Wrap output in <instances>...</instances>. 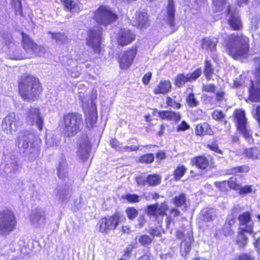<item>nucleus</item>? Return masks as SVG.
I'll return each mask as SVG.
<instances>
[{"label": "nucleus", "instance_id": "nucleus-1", "mask_svg": "<svg viewBox=\"0 0 260 260\" xmlns=\"http://www.w3.org/2000/svg\"><path fill=\"white\" fill-rule=\"evenodd\" d=\"M249 39L240 33L233 34L225 40L229 54L235 59L246 57L249 48Z\"/></svg>", "mask_w": 260, "mask_h": 260}, {"label": "nucleus", "instance_id": "nucleus-2", "mask_svg": "<svg viewBox=\"0 0 260 260\" xmlns=\"http://www.w3.org/2000/svg\"><path fill=\"white\" fill-rule=\"evenodd\" d=\"M18 87L21 98L27 102L34 101L41 91L39 79L29 75L20 77Z\"/></svg>", "mask_w": 260, "mask_h": 260}, {"label": "nucleus", "instance_id": "nucleus-3", "mask_svg": "<svg viewBox=\"0 0 260 260\" xmlns=\"http://www.w3.org/2000/svg\"><path fill=\"white\" fill-rule=\"evenodd\" d=\"M34 138V135L27 131L22 132L18 138V147L20 153L30 159L36 158L39 154L38 147L33 145Z\"/></svg>", "mask_w": 260, "mask_h": 260}, {"label": "nucleus", "instance_id": "nucleus-4", "mask_svg": "<svg viewBox=\"0 0 260 260\" xmlns=\"http://www.w3.org/2000/svg\"><path fill=\"white\" fill-rule=\"evenodd\" d=\"M239 228L237 242L240 247L244 246L248 240L247 235L252 232L253 222L248 212L241 214L238 216Z\"/></svg>", "mask_w": 260, "mask_h": 260}, {"label": "nucleus", "instance_id": "nucleus-5", "mask_svg": "<svg viewBox=\"0 0 260 260\" xmlns=\"http://www.w3.org/2000/svg\"><path fill=\"white\" fill-rule=\"evenodd\" d=\"M17 220L11 210L0 211V236L6 237L16 229Z\"/></svg>", "mask_w": 260, "mask_h": 260}, {"label": "nucleus", "instance_id": "nucleus-6", "mask_svg": "<svg viewBox=\"0 0 260 260\" xmlns=\"http://www.w3.org/2000/svg\"><path fill=\"white\" fill-rule=\"evenodd\" d=\"M64 132L68 137H72L79 132L82 126L81 115L78 113H68L63 116Z\"/></svg>", "mask_w": 260, "mask_h": 260}, {"label": "nucleus", "instance_id": "nucleus-7", "mask_svg": "<svg viewBox=\"0 0 260 260\" xmlns=\"http://www.w3.org/2000/svg\"><path fill=\"white\" fill-rule=\"evenodd\" d=\"M117 18V16L109 8L102 6L93 13V19L98 23L104 26L111 24Z\"/></svg>", "mask_w": 260, "mask_h": 260}, {"label": "nucleus", "instance_id": "nucleus-8", "mask_svg": "<svg viewBox=\"0 0 260 260\" xmlns=\"http://www.w3.org/2000/svg\"><path fill=\"white\" fill-rule=\"evenodd\" d=\"M234 117L237 129L247 140L249 141L251 139L252 133L248 127L244 111L241 109L236 110Z\"/></svg>", "mask_w": 260, "mask_h": 260}, {"label": "nucleus", "instance_id": "nucleus-9", "mask_svg": "<svg viewBox=\"0 0 260 260\" xmlns=\"http://www.w3.org/2000/svg\"><path fill=\"white\" fill-rule=\"evenodd\" d=\"M102 35V28L99 25L93 26L88 31L86 44L95 53H100L101 52Z\"/></svg>", "mask_w": 260, "mask_h": 260}, {"label": "nucleus", "instance_id": "nucleus-10", "mask_svg": "<svg viewBox=\"0 0 260 260\" xmlns=\"http://www.w3.org/2000/svg\"><path fill=\"white\" fill-rule=\"evenodd\" d=\"M25 120L31 125H36L40 131L42 130L44 125V117L40 113L39 108L30 107L25 110Z\"/></svg>", "mask_w": 260, "mask_h": 260}, {"label": "nucleus", "instance_id": "nucleus-11", "mask_svg": "<svg viewBox=\"0 0 260 260\" xmlns=\"http://www.w3.org/2000/svg\"><path fill=\"white\" fill-rule=\"evenodd\" d=\"M83 108L86 116V121L94 123L97 118V109L95 103L90 95H86L81 99Z\"/></svg>", "mask_w": 260, "mask_h": 260}, {"label": "nucleus", "instance_id": "nucleus-12", "mask_svg": "<svg viewBox=\"0 0 260 260\" xmlns=\"http://www.w3.org/2000/svg\"><path fill=\"white\" fill-rule=\"evenodd\" d=\"M20 124L18 116L15 113H10L4 118L2 127L6 134H12L17 131Z\"/></svg>", "mask_w": 260, "mask_h": 260}, {"label": "nucleus", "instance_id": "nucleus-13", "mask_svg": "<svg viewBox=\"0 0 260 260\" xmlns=\"http://www.w3.org/2000/svg\"><path fill=\"white\" fill-rule=\"evenodd\" d=\"M119 220V217L117 214L102 218L98 224L99 232L102 233H108L110 231L114 230L117 227Z\"/></svg>", "mask_w": 260, "mask_h": 260}, {"label": "nucleus", "instance_id": "nucleus-14", "mask_svg": "<svg viewBox=\"0 0 260 260\" xmlns=\"http://www.w3.org/2000/svg\"><path fill=\"white\" fill-rule=\"evenodd\" d=\"M91 145L86 135H83L79 139L77 154L78 156L85 161L89 158Z\"/></svg>", "mask_w": 260, "mask_h": 260}, {"label": "nucleus", "instance_id": "nucleus-15", "mask_svg": "<svg viewBox=\"0 0 260 260\" xmlns=\"http://www.w3.org/2000/svg\"><path fill=\"white\" fill-rule=\"evenodd\" d=\"M256 61L258 63L256 74V81L254 85L253 81H250L251 87L249 89L250 100L253 102H260V59H256Z\"/></svg>", "mask_w": 260, "mask_h": 260}, {"label": "nucleus", "instance_id": "nucleus-16", "mask_svg": "<svg viewBox=\"0 0 260 260\" xmlns=\"http://www.w3.org/2000/svg\"><path fill=\"white\" fill-rule=\"evenodd\" d=\"M137 54V48L134 47L125 52L119 58V65L122 69H126L132 64Z\"/></svg>", "mask_w": 260, "mask_h": 260}, {"label": "nucleus", "instance_id": "nucleus-17", "mask_svg": "<svg viewBox=\"0 0 260 260\" xmlns=\"http://www.w3.org/2000/svg\"><path fill=\"white\" fill-rule=\"evenodd\" d=\"M228 14L230 15L228 23L233 30H240L242 28V23L241 18L236 12H232L230 7L228 9Z\"/></svg>", "mask_w": 260, "mask_h": 260}, {"label": "nucleus", "instance_id": "nucleus-18", "mask_svg": "<svg viewBox=\"0 0 260 260\" xmlns=\"http://www.w3.org/2000/svg\"><path fill=\"white\" fill-rule=\"evenodd\" d=\"M30 220L35 227H38L44 224L45 221L44 211L38 208L34 209L30 216Z\"/></svg>", "mask_w": 260, "mask_h": 260}, {"label": "nucleus", "instance_id": "nucleus-19", "mask_svg": "<svg viewBox=\"0 0 260 260\" xmlns=\"http://www.w3.org/2000/svg\"><path fill=\"white\" fill-rule=\"evenodd\" d=\"M135 39V35L130 30L122 29L120 30L117 41L119 44L123 46L131 43Z\"/></svg>", "mask_w": 260, "mask_h": 260}, {"label": "nucleus", "instance_id": "nucleus-20", "mask_svg": "<svg viewBox=\"0 0 260 260\" xmlns=\"http://www.w3.org/2000/svg\"><path fill=\"white\" fill-rule=\"evenodd\" d=\"M56 174L61 180H65L69 176V167L64 157H61L56 166Z\"/></svg>", "mask_w": 260, "mask_h": 260}, {"label": "nucleus", "instance_id": "nucleus-21", "mask_svg": "<svg viewBox=\"0 0 260 260\" xmlns=\"http://www.w3.org/2000/svg\"><path fill=\"white\" fill-rule=\"evenodd\" d=\"M133 18L135 20L133 22L134 25L140 28L146 26L148 22V16L146 13L136 12Z\"/></svg>", "mask_w": 260, "mask_h": 260}, {"label": "nucleus", "instance_id": "nucleus-22", "mask_svg": "<svg viewBox=\"0 0 260 260\" xmlns=\"http://www.w3.org/2000/svg\"><path fill=\"white\" fill-rule=\"evenodd\" d=\"M218 41L215 37H205L202 40L201 46L207 51H214L216 50Z\"/></svg>", "mask_w": 260, "mask_h": 260}, {"label": "nucleus", "instance_id": "nucleus-23", "mask_svg": "<svg viewBox=\"0 0 260 260\" xmlns=\"http://www.w3.org/2000/svg\"><path fill=\"white\" fill-rule=\"evenodd\" d=\"M158 116L164 120L177 122L181 119V115L178 112L172 111H160L158 112Z\"/></svg>", "mask_w": 260, "mask_h": 260}, {"label": "nucleus", "instance_id": "nucleus-24", "mask_svg": "<svg viewBox=\"0 0 260 260\" xmlns=\"http://www.w3.org/2000/svg\"><path fill=\"white\" fill-rule=\"evenodd\" d=\"M56 196L60 202H67L71 197V190L70 188L59 187L57 188Z\"/></svg>", "mask_w": 260, "mask_h": 260}, {"label": "nucleus", "instance_id": "nucleus-25", "mask_svg": "<svg viewBox=\"0 0 260 260\" xmlns=\"http://www.w3.org/2000/svg\"><path fill=\"white\" fill-rule=\"evenodd\" d=\"M171 83L170 81H161L154 89V92L155 94H166L171 90Z\"/></svg>", "mask_w": 260, "mask_h": 260}, {"label": "nucleus", "instance_id": "nucleus-26", "mask_svg": "<svg viewBox=\"0 0 260 260\" xmlns=\"http://www.w3.org/2000/svg\"><path fill=\"white\" fill-rule=\"evenodd\" d=\"M193 241L192 232L191 231L187 232L185 238L181 243V251L187 254L190 250V246Z\"/></svg>", "mask_w": 260, "mask_h": 260}, {"label": "nucleus", "instance_id": "nucleus-27", "mask_svg": "<svg viewBox=\"0 0 260 260\" xmlns=\"http://www.w3.org/2000/svg\"><path fill=\"white\" fill-rule=\"evenodd\" d=\"M22 43L23 49L29 54L32 52L34 47L36 46V43L30 39V38L26 34L22 33Z\"/></svg>", "mask_w": 260, "mask_h": 260}, {"label": "nucleus", "instance_id": "nucleus-28", "mask_svg": "<svg viewBox=\"0 0 260 260\" xmlns=\"http://www.w3.org/2000/svg\"><path fill=\"white\" fill-rule=\"evenodd\" d=\"M65 9L71 12H78L81 10V5L73 0H60Z\"/></svg>", "mask_w": 260, "mask_h": 260}, {"label": "nucleus", "instance_id": "nucleus-29", "mask_svg": "<svg viewBox=\"0 0 260 260\" xmlns=\"http://www.w3.org/2000/svg\"><path fill=\"white\" fill-rule=\"evenodd\" d=\"M167 19L170 25V26H174V18H175V7L173 0H168V4L167 6Z\"/></svg>", "mask_w": 260, "mask_h": 260}, {"label": "nucleus", "instance_id": "nucleus-30", "mask_svg": "<svg viewBox=\"0 0 260 260\" xmlns=\"http://www.w3.org/2000/svg\"><path fill=\"white\" fill-rule=\"evenodd\" d=\"M188 202L186 195L184 193H181L178 196H176L173 200V203L176 207H180L182 206L185 209H187Z\"/></svg>", "mask_w": 260, "mask_h": 260}, {"label": "nucleus", "instance_id": "nucleus-31", "mask_svg": "<svg viewBox=\"0 0 260 260\" xmlns=\"http://www.w3.org/2000/svg\"><path fill=\"white\" fill-rule=\"evenodd\" d=\"M203 220L206 222L213 221L216 217V210L212 208H205L201 211Z\"/></svg>", "mask_w": 260, "mask_h": 260}, {"label": "nucleus", "instance_id": "nucleus-32", "mask_svg": "<svg viewBox=\"0 0 260 260\" xmlns=\"http://www.w3.org/2000/svg\"><path fill=\"white\" fill-rule=\"evenodd\" d=\"M196 133L197 135L202 136L204 135H212L213 131L207 123H203L198 124L196 129Z\"/></svg>", "mask_w": 260, "mask_h": 260}, {"label": "nucleus", "instance_id": "nucleus-33", "mask_svg": "<svg viewBox=\"0 0 260 260\" xmlns=\"http://www.w3.org/2000/svg\"><path fill=\"white\" fill-rule=\"evenodd\" d=\"M192 162L198 168L202 170L206 169L209 166V160L205 156L196 157L193 159Z\"/></svg>", "mask_w": 260, "mask_h": 260}, {"label": "nucleus", "instance_id": "nucleus-34", "mask_svg": "<svg viewBox=\"0 0 260 260\" xmlns=\"http://www.w3.org/2000/svg\"><path fill=\"white\" fill-rule=\"evenodd\" d=\"M250 170L248 165H242L238 167H232L227 170L229 174H235L237 173H247Z\"/></svg>", "mask_w": 260, "mask_h": 260}, {"label": "nucleus", "instance_id": "nucleus-35", "mask_svg": "<svg viewBox=\"0 0 260 260\" xmlns=\"http://www.w3.org/2000/svg\"><path fill=\"white\" fill-rule=\"evenodd\" d=\"M214 69L211 62L207 60L205 61V67L204 70V74L208 80H210L213 75Z\"/></svg>", "mask_w": 260, "mask_h": 260}, {"label": "nucleus", "instance_id": "nucleus-36", "mask_svg": "<svg viewBox=\"0 0 260 260\" xmlns=\"http://www.w3.org/2000/svg\"><path fill=\"white\" fill-rule=\"evenodd\" d=\"M246 157L253 159H258L260 157V148H252L247 149L244 151Z\"/></svg>", "mask_w": 260, "mask_h": 260}, {"label": "nucleus", "instance_id": "nucleus-37", "mask_svg": "<svg viewBox=\"0 0 260 260\" xmlns=\"http://www.w3.org/2000/svg\"><path fill=\"white\" fill-rule=\"evenodd\" d=\"M161 178L157 175H149L147 177V183L150 186H156L160 183Z\"/></svg>", "mask_w": 260, "mask_h": 260}, {"label": "nucleus", "instance_id": "nucleus-38", "mask_svg": "<svg viewBox=\"0 0 260 260\" xmlns=\"http://www.w3.org/2000/svg\"><path fill=\"white\" fill-rule=\"evenodd\" d=\"M186 101L189 107L194 108L199 105V102L195 98L193 93H191L188 94L186 98Z\"/></svg>", "mask_w": 260, "mask_h": 260}, {"label": "nucleus", "instance_id": "nucleus-39", "mask_svg": "<svg viewBox=\"0 0 260 260\" xmlns=\"http://www.w3.org/2000/svg\"><path fill=\"white\" fill-rule=\"evenodd\" d=\"M187 82H189L188 75L179 74L176 78L175 84L178 87H181Z\"/></svg>", "mask_w": 260, "mask_h": 260}, {"label": "nucleus", "instance_id": "nucleus-40", "mask_svg": "<svg viewBox=\"0 0 260 260\" xmlns=\"http://www.w3.org/2000/svg\"><path fill=\"white\" fill-rule=\"evenodd\" d=\"M49 33L51 35L52 38L55 40L57 43H62L66 42L67 40V36L63 33H53L51 32H49Z\"/></svg>", "mask_w": 260, "mask_h": 260}, {"label": "nucleus", "instance_id": "nucleus-41", "mask_svg": "<svg viewBox=\"0 0 260 260\" xmlns=\"http://www.w3.org/2000/svg\"><path fill=\"white\" fill-rule=\"evenodd\" d=\"M32 51L30 52L29 54L30 56L35 55L41 56L45 53L44 48L40 46H38L37 44H36V46L34 47V48Z\"/></svg>", "mask_w": 260, "mask_h": 260}, {"label": "nucleus", "instance_id": "nucleus-42", "mask_svg": "<svg viewBox=\"0 0 260 260\" xmlns=\"http://www.w3.org/2000/svg\"><path fill=\"white\" fill-rule=\"evenodd\" d=\"M227 184L231 189L235 190H238L240 188V184L237 182L236 177H232L228 181Z\"/></svg>", "mask_w": 260, "mask_h": 260}, {"label": "nucleus", "instance_id": "nucleus-43", "mask_svg": "<svg viewBox=\"0 0 260 260\" xmlns=\"http://www.w3.org/2000/svg\"><path fill=\"white\" fill-rule=\"evenodd\" d=\"M186 172V168L182 166L178 167L174 171V176L176 180H179Z\"/></svg>", "mask_w": 260, "mask_h": 260}, {"label": "nucleus", "instance_id": "nucleus-44", "mask_svg": "<svg viewBox=\"0 0 260 260\" xmlns=\"http://www.w3.org/2000/svg\"><path fill=\"white\" fill-rule=\"evenodd\" d=\"M138 241L142 246H145L152 242V238L147 235H144L139 237Z\"/></svg>", "mask_w": 260, "mask_h": 260}, {"label": "nucleus", "instance_id": "nucleus-45", "mask_svg": "<svg viewBox=\"0 0 260 260\" xmlns=\"http://www.w3.org/2000/svg\"><path fill=\"white\" fill-rule=\"evenodd\" d=\"M154 158V155L152 153H149L141 156L139 160L141 162L150 164L153 161Z\"/></svg>", "mask_w": 260, "mask_h": 260}, {"label": "nucleus", "instance_id": "nucleus-46", "mask_svg": "<svg viewBox=\"0 0 260 260\" xmlns=\"http://www.w3.org/2000/svg\"><path fill=\"white\" fill-rule=\"evenodd\" d=\"M157 205V215H164L166 214V212L168 210V206L166 203H161L159 205Z\"/></svg>", "mask_w": 260, "mask_h": 260}, {"label": "nucleus", "instance_id": "nucleus-47", "mask_svg": "<svg viewBox=\"0 0 260 260\" xmlns=\"http://www.w3.org/2000/svg\"><path fill=\"white\" fill-rule=\"evenodd\" d=\"M239 193L240 194L244 195L252 192L255 193V190L253 191L251 185H245L242 186L240 185L239 189H238Z\"/></svg>", "mask_w": 260, "mask_h": 260}, {"label": "nucleus", "instance_id": "nucleus-48", "mask_svg": "<svg viewBox=\"0 0 260 260\" xmlns=\"http://www.w3.org/2000/svg\"><path fill=\"white\" fill-rule=\"evenodd\" d=\"M202 73V71L201 68H198L193 73L187 74L188 76L189 77V82L195 81L197 78H198Z\"/></svg>", "mask_w": 260, "mask_h": 260}, {"label": "nucleus", "instance_id": "nucleus-49", "mask_svg": "<svg viewBox=\"0 0 260 260\" xmlns=\"http://www.w3.org/2000/svg\"><path fill=\"white\" fill-rule=\"evenodd\" d=\"M124 199L132 203H138L140 200V197L136 194H127L125 196Z\"/></svg>", "mask_w": 260, "mask_h": 260}, {"label": "nucleus", "instance_id": "nucleus-50", "mask_svg": "<svg viewBox=\"0 0 260 260\" xmlns=\"http://www.w3.org/2000/svg\"><path fill=\"white\" fill-rule=\"evenodd\" d=\"M127 216L130 219H134L138 215V211L134 207L127 208L126 210Z\"/></svg>", "mask_w": 260, "mask_h": 260}, {"label": "nucleus", "instance_id": "nucleus-51", "mask_svg": "<svg viewBox=\"0 0 260 260\" xmlns=\"http://www.w3.org/2000/svg\"><path fill=\"white\" fill-rule=\"evenodd\" d=\"M111 146L117 151H122L123 146H121L119 142L115 139H112L110 141Z\"/></svg>", "mask_w": 260, "mask_h": 260}, {"label": "nucleus", "instance_id": "nucleus-52", "mask_svg": "<svg viewBox=\"0 0 260 260\" xmlns=\"http://www.w3.org/2000/svg\"><path fill=\"white\" fill-rule=\"evenodd\" d=\"M12 5L14 7L16 13L22 14V6L21 0H12Z\"/></svg>", "mask_w": 260, "mask_h": 260}, {"label": "nucleus", "instance_id": "nucleus-53", "mask_svg": "<svg viewBox=\"0 0 260 260\" xmlns=\"http://www.w3.org/2000/svg\"><path fill=\"white\" fill-rule=\"evenodd\" d=\"M147 214L149 216H156L157 213V205H151L147 207Z\"/></svg>", "mask_w": 260, "mask_h": 260}, {"label": "nucleus", "instance_id": "nucleus-54", "mask_svg": "<svg viewBox=\"0 0 260 260\" xmlns=\"http://www.w3.org/2000/svg\"><path fill=\"white\" fill-rule=\"evenodd\" d=\"M212 116L215 120H220L225 117V114L221 111L215 110L213 112Z\"/></svg>", "mask_w": 260, "mask_h": 260}, {"label": "nucleus", "instance_id": "nucleus-55", "mask_svg": "<svg viewBox=\"0 0 260 260\" xmlns=\"http://www.w3.org/2000/svg\"><path fill=\"white\" fill-rule=\"evenodd\" d=\"M167 104L168 106L172 107L174 108L179 109L181 107V104L175 102L174 100L170 97L167 99Z\"/></svg>", "mask_w": 260, "mask_h": 260}, {"label": "nucleus", "instance_id": "nucleus-56", "mask_svg": "<svg viewBox=\"0 0 260 260\" xmlns=\"http://www.w3.org/2000/svg\"><path fill=\"white\" fill-rule=\"evenodd\" d=\"M202 89L206 92H214L216 90V86L213 84H203Z\"/></svg>", "mask_w": 260, "mask_h": 260}, {"label": "nucleus", "instance_id": "nucleus-57", "mask_svg": "<svg viewBox=\"0 0 260 260\" xmlns=\"http://www.w3.org/2000/svg\"><path fill=\"white\" fill-rule=\"evenodd\" d=\"M235 222L236 219L235 216H233L232 215H228L224 225V228H226L228 226H229V228H230L232 225L235 224Z\"/></svg>", "mask_w": 260, "mask_h": 260}, {"label": "nucleus", "instance_id": "nucleus-58", "mask_svg": "<svg viewBox=\"0 0 260 260\" xmlns=\"http://www.w3.org/2000/svg\"><path fill=\"white\" fill-rule=\"evenodd\" d=\"M189 128V125L184 121H183L177 127V132L184 131Z\"/></svg>", "mask_w": 260, "mask_h": 260}, {"label": "nucleus", "instance_id": "nucleus-59", "mask_svg": "<svg viewBox=\"0 0 260 260\" xmlns=\"http://www.w3.org/2000/svg\"><path fill=\"white\" fill-rule=\"evenodd\" d=\"M139 149V146L137 145H132L130 146H123L121 152H131L137 151Z\"/></svg>", "mask_w": 260, "mask_h": 260}, {"label": "nucleus", "instance_id": "nucleus-60", "mask_svg": "<svg viewBox=\"0 0 260 260\" xmlns=\"http://www.w3.org/2000/svg\"><path fill=\"white\" fill-rule=\"evenodd\" d=\"M61 249V254L60 255H58V257H60L61 258H63L66 255V254L68 252L70 249V246L67 245H63L62 246Z\"/></svg>", "mask_w": 260, "mask_h": 260}, {"label": "nucleus", "instance_id": "nucleus-61", "mask_svg": "<svg viewBox=\"0 0 260 260\" xmlns=\"http://www.w3.org/2000/svg\"><path fill=\"white\" fill-rule=\"evenodd\" d=\"M151 77V72H149L145 74L142 78L143 83L145 85H147L149 83Z\"/></svg>", "mask_w": 260, "mask_h": 260}, {"label": "nucleus", "instance_id": "nucleus-62", "mask_svg": "<svg viewBox=\"0 0 260 260\" xmlns=\"http://www.w3.org/2000/svg\"><path fill=\"white\" fill-rule=\"evenodd\" d=\"M136 181L138 185H145L147 183V177L139 176L137 178Z\"/></svg>", "mask_w": 260, "mask_h": 260}, {"label": "nucleus", "instance_id": "nucleus-63", "mask_svg": "<svg viewBox=\"0 0 260 260\" xmlns=\"http://www.w3.org/2000/svg\"><path fill=\"white\" fill-rule=\"evenodd\" d=\"M241 211V208L239 205L235 206L231 210V214L233 216H236Z\"/></svg>", "mask_w": 260, "mask_h": 260}, {"label": "nucleus", "instance_id": "nucleus-64", "mask_svg": "<svg viewBox=\"0 0 260 260\" xmlns=\"http://www.w3.org/2000/svg\"><path fill=\"white\" fill-rule=\"evenodd\" d=\"M239 260H254L253 258L246 253H243L239 257Z\"/></svg>", "mask_w": 260, "mask_h": 260}]
</instances>
